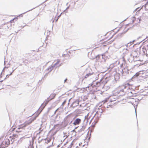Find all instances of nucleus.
<instances>
[{
    "label": "nucleus",
    "mask_w": 148,
    "mask_h": 148,
    "mask_svg": "<svg viewBox=\"0 0 148 148\" xmlns=\"http://www.w3.org/2000/svg\"><path fill=\"white\" fill-rule=\"evenodd\" d=\"M0 148H4L1 145L0 146Z\"/></svg>",
    "instance_id": "obj_16"
},
{
    "label": "nucleus",
    "mask_w": 148,
    "mask_h": 148,
    "mask_svg": "<svg viewBox=\"0 0 148 148\" xmlns=\"http://www.w3.org/2000/svg\"><path fill=\"white\" fill-rule=\"evenodd\" d=\"M98 57L99 58V56H96V58H97V57Z\"/></svg>",
    "instance_id": "obj_17"
},
{
    "label": "nucleus",
    "mask_w": 148,
    "mask_h": 148,
    "mask_svg": "<svg viewBox=\"0 0 148 148\" xmlns=\"http://www.w3.org/2000/svg\"><path fill=\"white\" fill-rule=\"evenodd\" d=\"M22 17H23V14H21L20 15H19V16H17L16 17V18H21Z\"/></svg>",
    "instance_id": "obj_11"
},
{
    "label": "nucleus",
    "mask_w": 148,
    "mask_h": 148,
    "mask_svg": "<svg viewBox=\"0 0 148 148\" xmlns=\"http://www.w3.org/2000/svg\"><path fill=\"white\" fill-rule=\"evenodd\" d=\"M51 100V99H50L49 98L46 99L44 102V103L45 105V106H46L48 103Z\"/></svg>",
    "instance_id": "obj_9"
},
{
    "label": "nucleus",
    "mask_w": 148,
    "mask_h": 148,
    "mask_svg": "<svg viewBox=\"0 0 148 148\" xmlns=\"http://www.w3.org/2000/svg\"><path fill=\"white\" fill-rule=\"evenodd\" d=\"M51 141V140L50 139H49V140H48V143H49Z\"/></svg>",
    "instance_id": "obj_15"
},
{
    "label": "nucleus",
    "mask_w": 148,
    "mask_h": 148,
    "mask_svg": "<svg viewBox=\"0 0 148 148\" xmlns=\"http://www.w3.org/2000/svg\"><path fill=\"white\" fill-rule=\"evenodd\" d=\"M5 70L6 74V78H8L9 76L12 74L13 71L11 69L7 68Z\"/></svg>",
    "instance_id": "obj_4"
},
{
    "label": "nucleus",
    "mask_w": 148,
    "mask_h": 148,
    "mask_svg": "<svg viewBox=\"0 0 148 148\" xmlns=\"http://www.w3.org/2000/svg\"><path fill=\"white\" fill-rule=\"evenodd\" d=\"M58 20V19H57V20H56V21H57Z\"/></svg>",
    "instance_id": "obj_21"
},
{
    "label": "nucleus",
    "mask_w": 148,
    "mask_h": 148,
    "mask_svg": "<svg viewBox=\"0 0 148 148\" xmlns=\"http://www.w3.org/2000/svg\"><path fill=\"white\" fill-rule=\"evenodd\" d=\"M56 95V94L54 93H52L51 94L49 98L51 100L55 98Z\"/></svg>",
    "instance_id": "obj_7"
},
{
    "label": "nucleus",
    "mask_w": 148,
    "mask_h": 148,
    "mask_svg": "<svg viewBox=\"0 0 148 148\" xmlns=\"http://www.w3.org/2000/svg\"><path fill=\"white\" fill-rule=\"evenodd\" d=\"M81 122V120L79 119H77L73 123L74 125H78Z\"/></svg>",
    "instance_id": "obj_6"
},
{
    "label": "nucleus",
    "mask_w": 148,
    "mask_h": 148,
    "mask_svg": "<svg viewBox=\"0 0 148 148\" xmlns=\"http://www.w3.org/2000/svg\"><path fill=\"white\" fill-rule=\"evenodd\" d=\"M60 61L59 60H58L57 61V62L54 64V66H59L60 65Z\"/></svg>",
    "instance_id": "obj_10"
},
{
    "label": "nucleus",
    "mask_w": 148,
    "mask_h": 148,
    "mask_svg": "<svg viewBox=\"0 0 148 148\" xmlns=\"http://www.w3.org/2000/svg\"><path fill=\"white\" fill-rule=\"evenodd\" d=\"M66 100H65V101L63 102L62 103V105L63 106V105L64 104L66 103Z\"/></svg>",
    "instance_id": "obj_12"
},
{
    "label": "nucleus",
    "mask_w": 148,
    "mask_h": 148,
    "mask_svg": "<svg viewBox=\"0 0 148 148\" xmlns=\"http://www.w3.org/2000/svg\"><path fill=\"white\" fill-rule=\"evenodd\" d=\"M115 34L114 32L112 31L107 33L104 36V38L100 40V42L101 44L103 45L105 44L104 46L111 44L112 42L110 41L108 42V41L113 37Z\"/></svg>",
    "instance_id": "obj_1"
},
{
    "label": "nucleus",
    "mask_w": 148,
    "mask_h": 148,
    "mask_svg": "<svg viewBox=\"0 0 148 148\" xmlns=\"http://www.w3.org/2000/svg\"><path fill=\"white\" fill-rule=\"evenodd\" d=\"M1 77V76H0V78ZM3 80H1L0 79V82H3Z\"/></svg>",
    "instance_id": "obj_13"
},
{
    "label": "nucleus",
    "mask_w": 148,
    "mask_h": 148,
    "mask_svg": "<svg viewBox=\"0 0 148 148\" xmlns=\"http://www.w3.org/2000/svg\"><path fill=\"white\" fill-rule=\"evenodd\" d=\"M40 112L39 113L36 112L32 116L29 117L23 125H21L20 127L18 128V130H20V129L25 127L31 124L34 120H36Z\"/></svg>",
    "instance_id": "obj_2"
},
{
    "label": "nucleus",
    "mask_w": 148,
    "mask_h": 148,
    "mask_svg": "<svg viewBox=\"0 0 148 148\" xmlns=\"http://www.w3.org/2000/svg\"><path fill=\"white\" fill-rule=\"evenodd\" d=\"M10 141L8 138H5L4 140L3 141L1 145L4 148L5 147H7L10 144Z\"/></svg>",
    "instance_id": "obj_3"
},
{
    "label": "nucleus",
    "mask_w": 148,
    "mask_h": 148,
    "mask_svg": "<svg viewBox=\"0 0 148 148\" xmlns=\"http://www.w3.org/2000/svg\"><path fill=\"white\" fill-rule=\"evenodd\" d=\"M139 74L136 73L135 75H136V76H138L139 75Z\"/></svg>",
    "instance_id": "obj_14"
},
{
    "label": "nucleus",
    "mask_w": 148,
    "mask_h": 148,
    "mask_svg": "<svg viewBox=\"0 0 148 148\" xmlns=\"http://www.w3.org/2000/svg\"><path fill=\"white\" fill-rule=\"evenodd\" d=\"M14 19H13V20H11V21H10V22H11V23H12V21H13V20Z\"/></svg>",
    "instance_id": "obj_18"
},
{
    "label": "nucleus",
    "mask_w": 148,
    "mask_h": 148,
    "mask_svg": "<svg viewBox=\"0 0 148 148\" xmlns=\"http://www.w3.org/2000/svg\"><path fill=\"white\" fill-rule=\"evenodd\" d=\"M61 148H71V147L69 144H66L64 145Z\"/></svg>",
    "instance_id": "obj_8"
},
{
    "label": "nucleus",
    "mask_w": 148,
    "mask_h": 148,
    "mask_svg": "<svg viewBox=\"0 0 148 148\" xmlns=\"http://www.w3.org/2000/svg\"><path fill=\"white\" fill-rule=\"evenodd\" d=\"M16 131H17V132H18V130H16Z\"/></svg>",
    "instance_id": "obj_20"
},
{
    "label": "nucleus",
    "mask_w": 148,
    "mask_h": 148,
    "mask_svg": "<svg viewBox=\"0 0 148 148\" xmlns=\"http://www.w3.org/2000/svg\"><path fill=\"white\" fill-rule=\"evenodd\" d=\"M139 8H137L136 9V10H138V9H139Z\"/></svg>",
    "instance_id": "obj_19"
},
{
    "label": "nucleus",
    "mask_w": 148,
    "mask_h": 148,
    "mask_svg": "<svg viewBox=\"0 0 148 148\" xmlns=\"http://www.w3.org/2000/svg\"><path fill=\"white\" fill-rule=\"evenodd\" d=\"M18 136L16 134H14L12 136H11L10 138H11V140H12V141H14V140H16V139L18 138Z\"/></svg>",
    "instance_id": "obj_5"
}]
</instances>
